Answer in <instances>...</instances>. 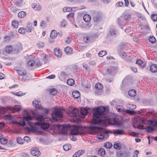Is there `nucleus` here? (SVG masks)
Returning <instances> with one entry per match:
<instances>
[{"label":"nucleus","mask_w":157,"mask_h":157,"mask_svg":"<svg viewBox=\"0 0 157 157\" xmlns=\"http://www.w3.org/2000/svg\"><path fill=\"white\" fill-rule=\"evenodd\" d=\"M136 90L134 89L130 90L128 92V94L131 97L135 96L136 94Z\"/></svg>","instance_id":"21"},{"label":"nucleus","mask_w":157,"mask_h":157,"mask_svg":"<svg viewBox=\"0 0 157 157\" xmlns=\"http://www.w3.org/2000/svg\"><path fill=\"white\" fill-rule=\"evenodd\" d=\"M10 109L9 107H3L2 108V111L3 113H5L8 111Z\"/></svg>","instance_id":"47"},{"label":"nucleus","mask_w":157,"mask_h":157,"mask_svg":"<svg viewBox=\"0 0 157 157\" xmlns=\"http://www.w3.org/2000/svg\"><path fill=\"white\" fill-rule=\"evenodd\" d=\"M34 124L35 126H40L44 129H47L49 127L48 124L44 122H36L34 123Z\"/></svg>","instance_id":"9"},{"label":"nucleus","mask_w":157,"mask_h":157,"mask_svg":"<svg viewBox=\"0 0 157 157\" xmlns=\"http://www.w3.org/2000/svg\"><path fill=\"white\" fill-rule=\"evenodd\" d=\"M123 3L122 2H117L116 4V6H117L120 7L123 6Z\"/></svg>","instance_id":"64"},{"label":"nucleus","mask_w":157,"mask_h":157,"mask_svg":"<svg viewBox=\"0 0 157 157\" xmlns=\"http://www.w3.org/2000/svg\"><path fill=\"white\" fill-rule=\"evenodd\" d=\"M54 52L55 55L57 57H60L61 56L62 52L59 49H56L55 50H54Z\"/></svg>","instance_id":"27"},{"label":"nucleus","mask_w":157,"mask_h":157,"mask_svg":"<svg viewBox=\"0 0 157 157\" xmlns=\"http://www.w3.org/2000/svg\"><path fill=\"white\" fill-rule=\"evenodd\" d=\"M0 142L1 144L5 145L7 144L8 142V140L7 139H4L3 137V138H2V139H1Z\"/></svg>","instance_id":"42"},{"label":"nucleus","mask_w":157,"mask_h":157,"mask_svg":"<svg viewBox=\"0 0 157 157\" xmlns=\"http://www.w3.org/2000/svg\"><path fill=\"white\" fill-rule=\"evenodd\" d=\"M17 71V73L20 75H25L26 73V71L25 70H18Z\"/></svg>","instance_id":"30"},{"label":"nucleus","mask_w":157,"mask_h":157,"mask_svg":"<svg viewBox=\"0 0 157 157\" xmlns=\"http://www.w3.org/2000/svg\"><path fill=\"white\" fill-rule=\"evenodd\" d=\"M112 131L109 130H104L102 132H100L97 135L98 139L100 140L106 139L109 137L108 133H112Z\"/></svg>","instance_id":"5"},{"label":"nucleus","mask_w":157,"mask_h":157,"mask_svg":"<svg viewBox=\"0 0 157 157\" xmlns=\"http://www.w3.org/2000/svg\"><path fill=\"white\" fill-rule=\"evenodd\" d=\"M26 15V13L24 11H21L18 14V17L20 18H23Z\"/></svg>","instance_id":"35"},{"label":"nucleus","mask_w":157,"mask_h":157,"mask_svg":"<svg viewBox=\"0 0 157 157\" xmlns=\"http://www.w3.org/2000/svg\"><path fill=\"white\" fill-rule=\"evenodd\" d=\"M20 105H15L13 106V108L15 110L18 111L20 110Z\"/></svg>","instance_id":"55"},{"label":"nucleus","mask_w":157,"mask_h":157,"mask_svg":"<svg viewBox=\"0 0 157 157\" xmlns=\"http://www.w3.org/2000/svg\"><path fill=\"white\" fill-rule=\"evenodd\" d=\"M32 24L29 22L27 23L26 26V31L27 30V31L29 32H30L32 31Z\"/></svg>","instance_id":"28"},{"label":"nucleus","mask_w":157,"mask_h":157,"mask_svg":"<svg viewBox=\"0 0 157 157\" xmlns=\"http://www.w3.org/2000/svg\"><path fill=\"white\" fill-rule=\"evenodd\" d=\"M107 111L104 107L100 106L97 107L93 113V122L95 124H99L101 121V118L105 117Z\"/></svg>","instance_id":"1"},{"label":"nucleus","mask_w":157,"mask_h":157,"mask_svg":"<svg viewBox=\"0 0 157 157\" xmlns=\"http://www.w3.org/2000/svg\"><path fill=\"white\" fill-rule=\"evenodd\" d=\"M26 31V29L24 28H21L18 30V32L21 34H24L25 33Z\"/></svg>","instance_id":"49"},{"label":"nucleus","mask_w":157,"mask_h":157,"mask_svg":"<svg viewBox=\"0 0 157 157\" xmlns=\"http://www.w3.org/2000/svg\"><path fill=\"white\" fill-rule=\"evenodd\" d=\"M52 113V118L50 119L52 122H56L58 120L57 118H61L63 117V114L60 108H56Z\"/></svg>","instance_id":"4"},{"label":"nucleus","mask_w":157,"mask_h":157,"mask_svg":"<svg viewBox=\"0 0 157 157\" xmlns=\"http://www.w3.org/2000/svg\"><path fill=\"white\" fill-rule=\"evenodd\" d=\"M35 62L33 60H30L27 62V65L29 67H32L35 65Z\"/></svg>","instance_id":"33"},{"label":"nucleus","mask_w":157,"mask_h":157,"mask_svg":"<svg viewBox=\"0 0 157 157\" xmlns=\"http://www.w3.org/2000/svg\"><path fill=\"white\" fill-rule=\"evenodd\" d=\"M37 46L39 48H43L45 44L43 43L39 42L37 44Z\"/></svg>","instance_id":"48"},{"label":"nucleus","mask_w":157,"mask_h":157,"mask_svg":"<svg viewBox=\"0 0 157 157\" xmlns=\"http://www.w3.org/2000/svg\"><path fill=\"white\" fill-rule=\"evenodd\" d=\"M117 22L118 25L120 26H121V28H122V26L123 25V21L121 18L119 17L117 19Z\"/></svg>","instance_id":"38"},{"label":"nucleus","mask_w":157,"mask_h":157,"mask_svg":"<svg viewBox=\"0 0 157 157\" xmlns=\"http://www.w3.org/2000/svg\"><path fill=\"white\" fill-rule=\"evenodd\" d=\"M63 147L64 150L65 151H67L71 149V146L70 145L66 144L64 145Z\"/></svg>","instance_id":"32"},{"label":"nucleus","mask_w":157,"mask_h":157,"mask_svg":"<svg viewBox=\"0 0 157 157\" xmlns=\"http://www.w3.org/2000/svg\"><path fill=\"white\" fill-rule=\"evenodd\" d=\"M83 40L86 43H88L90 41L89 37L88 36H85L83 38Z\"/></svg>","instance_id":"61"},{"label":"nucleus","mask_w":157,"mask_h":157,"mask_svg":"<svg viewBox=\"0 0 157 157\" xmlns=\"http://www.w3.org/2000/svg\"><path fill=\"white\" fill-rule=\"evenodd\" d=\"M154 130V129L153 127L151 126H148L146 128V131L148 132H152Z\"/></svg>","instance_id":"51"},{"label":"nucleus","mask_w":157,"mask_h":157,"mask_svg":"<svg viewBox=\"0 0 157 157\" xmlns=\"http://www.w3.org/2000/svg\"><path fill=\"white\" fill-rule=\"evenodd\" d=\"M5 124L2 122H0V133L2 132V129L4 128Z\"/></svg>","instance_id":"58"},{"label":"nucleus","mask_w":157,"mask_h":157,"mask_svg":"<svg viewBox=\"0 0 157 157\" xmlns=\"http://www.w3.org/2000/svg\"><path fill=\"white\" fill-rule=\"evenodd\" d=\"M67 22L64 20H63L61 22L60 25L61 27H65L67 25Z\"/></svg>","instance_id":"53"},{"label":"nucleus","mask_w":157,"mask_h":157,"mask_svg":"<svg viewBox=\"0 0 157 157\" xmlns=\"http://www.w3.org/2000/svg\"><path fill=\"white\" fill-rule=\"evenodd\" d=\"M17 142L19 144H23L24 140L22 139L20 137H17L16 139Z\"/></svg>","instance_id":"41"},{"label":"nucleus","mask_w":157,"mask_h":157,"mask_svg":"<svg viewBox=\"0 0 157 157\" xmlns=\"http://www.w3.org/2000/svg\"><path fill=\"white\" fill-rule=\"evenodd\" d=\"M109 33L111 36L117 35L118 34L117 30L114 27H112L109 31Z\"/></svg>","instance_id":"16"},{"label":"nucleus","mask_w":157,"mask_h":157,"mask_svg":"<svg viewBox=\"0 0 157 157\" xmlns=\"http://www.w3.org/2000/svg\"><path fill=\"white\" fill-rule=\"evenodd\" d=\"M118 68L117 67L111 66L107 69V73L109 74H110L114 76Z\"/></svg>","instance_id":"8"},{"label":"nucleus","mask_w":157,"mask_h":157,"mask_svg":"<svg viewBox=\"0 0 157 157\" xmlns=\"http://www.w3.org/2000/svg\"><path fill=\"white\" fill-rule=\"evenodd\" d=\"M71 113L74 117H78L79 116V118H84L88 113V110L87 109L82 108L80 109V111L77 108H75L71 111Z\"/></svg>","instance_id":"3"},{"label":"nucleus","mask_w":157,"mask_h":157,"mask_svg":"<svg viewBox=\"0 0 157 157\" xmlns=\"http://www.w3.org/2000/svg\"><path fill=\"white\" fill-rule=\"evenodd\" d=\"M137 128L138 129L143 130V129H146V127L143 126V125H137Z\"/></svg>","instance_id":"62"},{"label":"nucleus","mask_w":157,"mask_h":157,"mask_svg":"<svg viewBox=\"0 0 157 157\" xmlns=\"http://www.w3.org/2000/svg\"><path fill=\"white\" fill-rule=\"evenodd\" d=\"M79 128H74L71 131V134L73 135H77L80 134L79 131Z\"/></svg>","instance_id":"18"},{"label":"nucleus","mask_w":157,"mask_h":157,"mask_svg":"<svg viewBox=\"0 0 157 157\" xmlns=\"http://www.w3.org/2000/svg\"><path fill=\"white\" fill-rule=\"evenodd\" d=\"M58 35V33L55 30H52L50 36L52 39H54Z\"/></svg>","instance_id":"20"},{"label":"nucleus","mask_w":157,"mask_h":157,"mask_svg":"<svg viewBox=\"0 0 157 157\" xmlns=\"http://www.w3.org/2000/svg\"><path fill=\"white\" fill-rule=\"evenodd\" d=\"M64 51L65 53L68 55L71 54L72 52V49L69 47H67L65 48Z\"/></svg>","instance_id":"23"},{"label":"nucleus","mask_w":157,"mask_h":157,"mask_svg":"<svg viewBox=\"0 0 157 157\" xmlns=\"http://www.w3.org/2000/svg\"><path fill=\"white\" fill-rule=\"evenodd\" d=\"M112 146V145L109 142L105 143L104 144L105 147L107 148H111Z\"/></svg>","instance_id":"56"},{"label":"nucleus","mask_w":157,"mask_h":157,"mask_svg":"<svg viewBox=\"0 0 157 157\" xmlns=\"http://www.w3.org/2000/svg\"><path fill=\"white\" fill-rule=\"evenodd\" d=\"M151 19L154 21H157V15L156 14H152L151 15Z\"/></svg>","instance_id":"52"},{"label":"nucleus","mask_w":157,"mask_h":157,"mask_svg":"<svg viewBox=\"0 0 157 157\" xmlns=\"http://www.w3.org/2000/svg\"><path fill=\"white\" fill-rule=\"evenodd\" d=\"M150 71L152 72H156L157 71V66L156 65L153 64L150 67Z\"/></svg>","instance_id":"22"},{"label":"nucleus","mask_w":157,"mask_h":157,"mask_svg":"<svg viewBox=\"0 0 157 157\" xmlns=\"http://www.w3.org/2000/svg\"><path fill=\"white\" fill-rule=\"evenodd\" d=\"M109 123L112 125H117L119 124V122L114 118H112L110 119Z\"/></svg>","instance_id":"19"},{"label":"nucleus","mask_w":157,"mask_h":157,"mask_svg":"<svg viewBox=\"0 0 157 157\" xmlns=\"http://www.w3.org/2000/svg\"><path fill=\"white\" fill-rule=\"evenodd\" d=\"M139 153V152L138 150H135L133 152V157H138V154Z\"/></svg>","instance_id":"59"},{"label":"nucleus","mask_w":157,"mask_h":157,"mask_svg":"<svg viewBox=\"0 0 157 157\" xmlns=\"http://www.w3.org/2000/svg\"><path fill=\"white\" fill-rule=\"evenodd\" d=\"M33 117L30 115L27 116L26 117H24L23 118V121L20 122L19 124L20 126H24L25 125V121L28 122V125L31 127L30 128H28V130L35 132H39L41 133V132L38 131L36 127L35 126H33V124L32 122L29 121L30 120L32 119Z\"/></svg>","instance_id":"2"},{"label":"nucleus","mask_w":157,"mask_h":157,"mask_svg":"<svg viewBox=\"0 0 157 157\" xmlns=\"http://www.w3.org/2000/svg\"><path fill=\"white\" fill-rule=\"evenodd\" d=\"M32 7L34 10L38 11L40 10L42 8L40 5L38 4L32 5Z\"/></svg>","instance_id":"25"},{"label":"nucleus","mask_w":157,"mask_h":157,"mask_svg":"<svg viewBox=\"0 0 157 157\" xmlns=\"http://www.w3.org/2000/svg\"><path fill=\"white\" fill-rule=\"evenodd\" d=\"M31 154L34 156H38L41 154L40 152L39 151L38 148L37 147H33L31 151Z\"/></svg>","instance_id":"10"},{"label":"nucleus","mask_w":157,"mask_h":157,"mask_svg":"<svg viewBox=\"0 0 157 157\" xmlns=\"http://www.w3.org/2000/svg\"><path fill=\"white\" fill-rule=\"evenodd\" d=\"M143 63V61L140 59H138L136 62V63L139 66H141L142 64Z\"/></svg>","instance_id":"60"},{"label":"nucleus","mask_w":157,"mask_h":157,"mask_svg":"<svg viewBox=\"0 0 157 157\" xmlns=\"http://www.w3.org/2000/svg\"><path fill=\"white\" fill-rule=\"evenodd\" d=\"M75 83V81L73 79L70 78L67 81V83L70 86H72Z\"/></svg>","instance_id":"34"},{"label":"nucleus","mask_w":157,"mask_h":157,"mask_svg":"<svg viewBox=\"0 0 157 157\" xmlns=\"http://www.w3.org/2000/svg\"><path fill=\"white\" fill-rule=\"evenodd\" d=\"M13 51V48L12 46H7L5 48L6 52L8 54L10 53Z\"/></svg>","instance_id":"29"},{"label":"nucleus","mask_w":157,"mask_h":157,"mask_svg":"<svg viewBox=\"0 0 157 157\" xmlns=\"http://www.w3.org/2000/svg\"><path fill=\"white\" fill-rule=\"evenodd\" d=\"M84 150H80L76 152L72 156V157H78L83 154L85 152Z\"/></svg>","instance_id":"15"},{"label":"nucleus","mask_w":157,"mask_h":157,"mask_svg":"<svg viewBox=\"0 0 157 157\" xmlns=\"http://www.w3.org/2000/svg\"><path fill=\"white\" fill-rule=\"evenodd\" d=\"M74 13L71 12L67 16V17L68 19L72 23H73L74 22Z\"/></svg>","instance_id":"17"},{"label":"nucleus","mask_w":157,"mask_h":157,"mask_svg":"<svg viewBox=\"0 0 157 157\" xmlns=\"http://www.w3.org/2000/svg\"><path fill=\"white\" fill-rule=\"evenodd\" d=\"M67 76L68 75L67 73L62 71L59 75V78L61 80L63 81Z\"/></svg>","instance_id":"14"},{"label":"nucleus","mask_w":157,"mask_h":157,"mask_svg":"<svg viewBox=\"0 0 157 157\" xmlns=\"http://www.w3.org/2000/svg\"><path fill=\"white\" fill-rule=\"evenodd\" d=\"M83 19L85 22H88L90 20L91 17L90 15L86 14L84 15Z\"/></svg>","instance_id":"26"},{"label":"nucleus","mask_w":157,"mask_h":157,"mask_svg":"<svg viewBox=\"0 0 157 157\" xmlns=\"http://www.w3.org/2000/svg\"><path fill=\"white\" fill-rule=\"evenodd\" d=\"M72 95L74 98H78L80 97V94L78 91L76 90L73 92Z\"/></svg>","instance_id":"24"},{"label":"nucleus","mask_w":157,"mask_h":157,"mask_svg":"<svg viewBox=\"0 0 157 157\" xmlns=\"http://www.w3.org/2000/svg\"><path fill=\"white\" fill-rule=\"evenodd\" d=\"M46 25V22L45 21H43L40 23V26L43 27H44Z\"/></svg>","instance_id":"63"},{"label":"nucleus","mask_w":157,"mask_h":157,"mask_svg":"<svg viewBox=\"0 0 157 157\" xmlns=\"http://www.w3.org/2000/svg\"><path fill=\"white\" fill-rule=\"evenodd\" d=\"M114 147L116 149L119 150L121 149V147L119 144L117 143L114 145Z\"/></svg>","instance_id":"54"},{"label":"nucleus","mask_w":157,"mask_h":157,"mask_svg":"<svg viewBox=\"0 0 157 157\" xmlns=\"http://www.w3.org/2000/svg\"><path fill=\"white\" fill-rule=\"evenodd\" d=\"M102 17V14L100 12H97L93 18L94 21L97 22L100 21Z\"/></svg>","instance_id":"13"},{"label":"nucleus","mask_w":157,"mask_h":157,"mask_svg":"<svg viewBox=\"0 0 157 157\" xmlns=\"http://www.w3.org/2000/svg\"><path fill=\"white\" fill-rule=\"evenodd\" d=\"M95 86L96 89L99 90L101 89L102 88V84L99 83H96L95 84Z\"/></svg>","instance_id":"43"},{"label":"nucleus","mask_w":157,"mask_h":157,"mask_svg":"<svg viewBox=\"0 0 157 157\" xmlns=\"http://www.w3.org/2000/svg\"><path fill=\"white\" fill-rule=\"evenodd\" d=\"M131 17V15L129 14H126L124 15V18L126 20L130 19Z\"/></svg>","instance_id":"50"},{"label":"nucleus","mask_w":157,"mask_h":157,"mask_svg":"<svg viewBox=\"0 0 157 157\" xmlns=\"http://www.w3.org/2000/svg\"><path fill=\"white\" fill-rule=\"evenodd\" d=\"M116 109L119 112H121L123 111L124 108L122 106L120 105H118L116 107Z\"/></svg>","instance_id":"44"},{"label":"nucleus","mask_w":157,"mask_h":157,"mask_svg":"<svg viewBox=\"0 0 157 157\" xmlns=\"http://www.w3.org/2000/svg\"><path fill=\"white\" fill-rule=\"evenodd\" d=\"M63 10V11L64 12H69L71 10H72V9L70 7H64Z\"/></svg>","instance_id":"57"},{"label":"nucleus","mask_w":157,"mask_h":157,"mask_svg":"<svg viewBox=\"0 0 157 157\" xmlns=\"http://www.w3.org/2000/svg\"><path fill=\"white\" fill-rule=\"evenodd\" d=\"M36 119L38 121L42 122L44 121V116L42 115H38L36 117Z\"/></svg>","instance_id":"39"},{"label":"nucleus","mask_w":157,"mask_h":157,"mask_svg":"<svg viewBox=\"0 0 157 157\" xmlns=\"http://www.w3.org/2000/svg\"><path fill=\"white\" fill-rule=\"evenodd\" d=\"M149 41L151 43L153 44L156 42V39L153 36H151L149 37Z\"/></svg>","instance_id":"40"},{"label":"nucleus","mask_w":157,"mask_h":157,"mask_svg":"<svg viewBox=\"0 0 157 157\" xmlns=\"http://www.w3.org/2000/svg\"><path fill=\"white\" fill-rule=\"evenodd\" d=\"M18 24L17 21H14L12 22V25L15 29H17L18 28Z\"/></svg>","instance_id":"31"},{"label":"nucleus","mask_w":157,"mask_h":157,"mask_svg":"<svg viewBox=\"0 0 157 157\" xmlns=\"http://www.w3.org/2000/svg\"><path fill=\"white\" fill-rule=\"evenodd\" d=\"M107 54V52L106 51H103L100 52L98 53V56L100 57H102Z\"/></svg>","instance_id":"46"},{"label":"nucleus","mask_w":157,"mask_h":157,"mask_svg":"<svg viewBox=\"0 0 157 157\" xmlns=\"http://www.w3.org/2000/svg\"><path fill=\"white\" fill-rule=\"evenodd\" d=\"M58 129H60L61 127V130L63 133L64 134H66L67 132L68 131V128L70 127L69 125H63L62 126L60 124H56V125Z\"/></svg>","instance_id":"7"},{"label":"nucleus","mask_w":157,"mask_h":157,"mask_svg":"<svg viewBox=\"0 0 157 157\" xmlns=\"http://www.w3.org/2000/svg\"><path fill=\"white\" fill-rule=\"evenodd\" d=\"M112 133L115 136L122 135L125 134V132L123 130L121 129H114L112 131Z\"/></svg>","instance_id":"12"},{"label":"nucleus","mask_w":157,"mask_h":157,"mask_svg":"<svg viewBox=\"0 0 157 157\" xmlns=\"http://www.w3.org/2000/svg\"><path fill=\"white\" fill-rule=\"evenodd\" d=\"M125 112L126 113L130 115H133L135 113V112L134 110H132L127 109L125 110Z\"/></svg>","instance_id":"45"},{"label":"nucleus","mask_w":157,"mask_h":157,"mask_svg":"<svg viewBox=\"0 0 157 157\" xmlns=\"http://www.w3.org/2000/svg\"><path fill=\"white\" fill-rule=\"evenodd\" d=\"M131 152L127 150H121L116 154L118 157H130Z\"/></svg>","instance_id":"6"},{"label":"nucleus","mask_w":157,"mask_h":157,"mask_svg":"<svg viewBox=\"0 0 157 157\" xmlns=\"http://www.w3.org/2000/svg\"><path fill=\"white\" fill-rule=\"evenodd\" d=\"M49 92L51 95H54L57 93V90L55 88L51 89L49 91Z\"/></svg>","instance_id":"36"},{"label":"nucleus","mask_w":157,"mask_h":157,"mask_svg":"<svg viewBox=\"0 0 157 157\" xmlns=\"http://www.w3.org/2000/svg\"><path fill=\"white\" fill-rule=\"evenodd\" d=\"M33 104L34 107L37 109H42L43 108L39 101L35 100L33 101Z\"/></svg>","instance_id":"11"},{"label":"nucleus","mask_w":157,"mask_h":157,"mask_svg":"<svg viewBox=\"0 0 157 157\" xmlns=\"http://www.w3.org/2000/svg\"><path fill=\"white\" fill-rule=\"evenodd\" d=\"M105 153V149L102 148H100L98 151V153L101 155H104Z\"/></svg>","instance_id":"37"}]
</instances>
